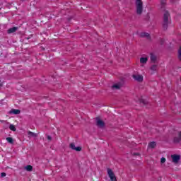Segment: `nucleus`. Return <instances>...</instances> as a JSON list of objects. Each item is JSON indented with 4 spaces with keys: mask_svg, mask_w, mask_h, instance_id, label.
Wrapping results in <instances>:
<instances>
[{
    "mask_svg": "<svg viewBox=\"0 0 181 181\" xmlns=\"http://www.w3.org/2000/svg\"><path fill=\"white\" fill-rule=\"evenodd\" d=\"M169 18H170V14L168 11H165L163 15V30H168V27L169 26V23H170V21H169Z\"/></svg>",
    "mask_w": 181,
    "mask_h": 181,
    "instance_id": "1",
    "label": "nucleus"
},
{
    "mask_svg": "<svg viewBox=\"0 0 181 181\" xmlns=\"http://www.w3.org/2000/svg\"><path fill=\"white\" fill-rule=\"evenodd\" d=\"M135 5L137 15H142V12H144V3L142 0H136Z\"/></svg>",
    "mask_w": 181,
    "mask_h": 181,
    "instance_id": "2",
    "label": "nucleus"
},
{
    "mask_svg": "<svg viewBox=\"0 0 181 181\" xmlns=\"http://www.w3.org/2000/svg\"><path fill=\"white\" fill-rule=\"evenodd\" d=\"M96 125L98 128L104 129L105 128V122L103 121L100 117H95Z\"/></svg>",
    "mask_w": 181,
    "mask_h": 181,
    "instance_id": "3",
    "label": "nucleus"
},
{
    "mask_svg": "<svg viewBox=\"0 0 181 181\" xmlns=\"http://www.w3.org/2000/svg\"><path fill=\"white\" fill-rule=\"evenodd\" d=\"M107 175L111 181H117V177H115V174H114V172L111 168H107Z\"/></svg>",
    "mask_w": 181,
    "mask_h": 181,
    "instance_id": "4",
    "label": "nucleus"
},
{
    "mask_svg": "<svg viewBox=\"0 0 181 181\" xmlns=\"http://www.w3.org/2000/svg\"><path fill=\"white\" fill-rule=\"evenodd\" d=\"M132 77L134 79L136 80V81H138L139 83H142L144 81V76L142 75H132Z\"/></svg>",
    "mask_w": 181,
    "mask_h": 181,
    "instance_id": "5",
    "label": "nucleus"
},
{
    "mask_svg": "<svg viewBox=\"0 0 181 181\" xmlns=\"http://www.w3.org/2000/svg\"><path fill=\"white\" fill-rule=\"evenodd\" d=\"M171 158L173 159V163H179V160H180V156L173 154V155H171Z\"/></svg>",
    "mask_w": 181,
    "mask_h": 181,
    "instance_id": "6",
    "label": "nucleus"
},
{
    "mask_svg": "<svg viewBox=\"0 0 181 181\" xmlns=\"http://www.w3.org/2000/svg\"><path fill=\"white\" fill-rule=\"evenodd\" d=\"M69 148H71V149H73V151H76V152H81V146L76 147V145L74 144V143H71L69 146Z\"/></svg>",
    "mask_w": 181,
    "mask_h": 181,
    "instance_id": "7",
    "label": "nucleus"
},
{
    "mask_svg": "<svg viewBox=\"0 0 181 181\" xmlns=\"http://www.w3.org/2000/svg\"><path fill=\"white\" fill-rule=\"evenodd\" d=\"M150 59H151V63H156V60L158 58L156 57V55L151 53L150 54Z\"/></svg>",
    "mask_w": 181,
    "mask_h": 181,
    "instance_id": "8",
    "label": "nucleus"
},
{
    "mask_svg": "<svg viewBox=\"0 0 181 181\" xmlns=\"http://www.w3.org/2000/svg\"><path fill=\"white\" fill-rule=\"evenodd\" d=\"M16 30H18V27H13L7 30V33H8V35H10V33H15Z\"/></svg>",
    "mask_w": 181,
    "mask_h": 181,
    "instance_id": "9",
    "label": "nucleus"
},
{
    "mask_svg": "<svg viewBox=\"0 0 181 181\" xmlns=\"http://www.w3.org/2000/svg\"><path fill=\"white\" fill-rule=\"evenodd\" d=\"M21 112L20 110L11 109L9 112V114H14L15 115H18Z\"/></svg>",
    "mask_w": 181,
    "mask_h": 181,
    "instance_id": "10",
    "label": "nucleus"
},
{
    "mask_svg": "<svg viewBox=\"0 0 181 181\" xmlns=\"http://www.w3.org/2000/svg\"><path fill=\"white\" fill-rule=\"evenodd\" d=\"M140 36L141 37H147V39H151V35L148 33H141Z\"/></svg>",
    "mask_w": 181,
    "mask_h": 181,
    "instance_id": "11",
    "label": "nucleus"
},
{
    "mask_svg": "<svg viewBox=\"0 0 181 181\" xmlns=\"http://www.w3.org/2000/svg\"><path fill=\"white\" fill-rule=\"evenodd\" d=\"M147 62H148V58L147 57L140 58V63H141V64H146Z\"/></svg>",
    "mask_w": 181,
    "mask_h": 181,
    "instance_id": "12",
    "label": "nucleus"
},
{
    "mask_svg": "<svg viewBox=\"0 0 181 181\" xmlns=\"http://www.w3.org/2000/svg\"><path fill=\"white\" fill-rule=\"evenodd\" d=\"M28 135L29 136V137H32V138H36L37 137V134L32 132H28Z\"/></svg>",
    "mask_w": 181,
    "mask_h": 181,
    "instance_id": "13",
    "label": "nucleus"
},
{
    "mask_svg": "<svg viewBox=\"0 0 181 181\" xmlns=\"http://www.w3.org/2000/svg\"><path fill=\"white\" fill-rule=\"evenodd\" d=\"M25 169L27 170V172H32V170H33V167L30 165H28L25 167Z\"/></svg>",
    "mask_w": 181,
    "mask_h": 181,
    "instance_id": "14",
    "label": "nucleus"
},
{
    "mask_svg": "<svg viewBox=\"0 0 181 181\" xmlns=\"http://www.w3.org/2000/svg\"><path fill=\"white\" fill-rule=\"evenodd\" d=\"M150 70L151 71H156L158 70V65L157 64H153L150 67Z\"/></svg>",
    "mask_w": 181,
    "mask_h": 181,
    "instance_id": "15",
    "label": "nucleus"
},
{
    "mask_svg": "<svg viewBox=\"0 0 181 181\" xmlns=\"http://www.w3.org/2000/svg\"><path fill=\"white\" fill-rule=\"evenodd\" d=\"M148 146H149V148H155L156 146V142H155V141L150 142L148 144Z\"/></svg>",
    "mask_w": 181,
    "mask_h": 181,
    "instance_id": "16",
    "label": "nucleus"
},
{
    "mask_svg": "<svg viewBox=\"0 0 181 181\" xmlns=\"http://www.w3.org/2000/svg\"><path fill=\"white\" fill-rule=\"evenodd\" d=\"M180 141H181L180 136H179L178 137H175L174 138V143L175 144H179V142H180Z\"/></svg>",
    "mask_w": 181,
    "mask_h": 181,
    "instance_id": "17",
    "label": "nucleus"
},
{
    "mask_svg": "<svg viewBox=\"0 0 181 181\" xmlns=\"http://www.w3.org/2000/svg\"><path fill=\"white\" fill-rule=\"evenodd\" d=\"M6 140L8 142V144H13V139L12 137H7Z\"/></svg>",
    "mask_w": 181,
    "mask_h": 181,
    "instance_id": "18",
    "label": "nucleus"
},
{
    "mask_svg": "<svg viewBox=\"0 0 181 181\" xmlns=\"http://www.w3.org/2000/svg\"><path fill=\"white\" fill-rule=\"evenodd\" d=\"M112 88H116V90H119V88H121V85L115 84L112 86Z\"/></svg>",
    "mask_w": 181,
    "mask_h": 181,
    "instance_id": "19",
    "label": "nucleus"
},
{
    "mask_svg": "<svg viewBox=\"0 0 181 181\" xmlns=\"http://www.w3.org/2000/svg\"><path fill=\"white\" fill-rule=\"evenodd\" d=\"M140 104H143L144 105H146L148 104V102L144 99H139Z\"/></svg>",
    "mask_w": 181,
    "mask_h": 181,
    "instance_id": "20",
    "label": "nucleus"
},
{
    "mask_svg": "<svg viewBox=\"0 0 181 181\" xmlns=\"http://www.w3.org/2000/svg\"><path fill=\"white\" fill-rule=\"evenodd\" d=\"M9 129H11V131H13V132L16 131V127H15V125L13 124H10Z\"/></svg>",
    "mask_w": 181,
    "mask_h": 181,
    "instance_id": "21",
    "label": "nucleus"
},
{
    "mask_svg": "<svg viewBox=\"0 0 181 181\" xmlns=\"http://www.w3.org/2000/svg\"><path fill=\"white\" fill-rule=\"evenodd\" d=\"M178 59L181 62V46L180 47V49L178 50Z\"/></svg>",
    "mask_w": 181,
    "mask_h": 181,
    "instance_id": "22",
    "label": "nucleus"
},
{
    "mask_svg": "<svg viewBox=\"0 0 181 181\" xmlns=\"http://www.w3.org/2000/svg\"><path fill=\"white\" fill-rule=\"evenodd\" d=\"M160 162H161V163H165L166 162V158H165L163 157L161 158Z\"/></svg>",
    "mask_w": 181,
    "mask_h": 181,
    "instance_id": "23",
    "label": "nucleus"
},
{
    "mask_svg": "<svg viewBox=\"0 0 181 181\" xmlns=\"http://www.w3.org/2000/svg\"><path fill=\"white\" fill-rule=\"evenodd\" d=\"M164 43H165V40L160 39V45H164Z\"/></svg>",
    "mask_w": 181,
    "mask_h": 181,
    "instance_id": "24",
    "label": "nucleus"
},
{
    "mask_svg": "<svg viewBox=\"0 0 181 181\" xmlns=\"http://www.w3.org/2000/svg\"><path fill=\"white\" fill-rule=\"evenodd\" d=\"M5 176H6V173H1V177H5Z\"/></svg>",
    "mask_w": 181,
    "mask_h": 181,
    "instance_id": "25",
    "label": "nucleus"
},
{
    "mask_svg": "<svg viewBox=\"0 0 181 181\" xmlns=\"http://www.w3.org/2000/svg\"><path fill=\"white\" fill-rule=\"evenodd\" d=\"M47 139H48V141H52V136H47Z\"/></svg>",
    "mask_w": 181,
    "mask_h": 181,
    "instance_id": "26",
    "label": "nucleus"
},
{
    "mask_svg": "<svg viewBox=\"0 0 181 181\" xmlns=\"http://www.w3.org/2000/svg\"><path fill=\"white\" fill-rule=\"evenodd\" d=\"M134 155L139 156V153H135Z\"/></svg>",
    "mask_w": 181,
    "mask_h": 181,
    "instance_id": "27",
    "label": "nucleus"
},
{
    "mask_svg": "<svg viewBox=\"0 0 181 181\" xmlns=\"http://www.w3.org/2000/svg\"><path fill=\"white\" fill-rule=\"evenodd\" d=\"M179 136L181 138V132L179 133Z\"/></svg>",
    "mask_w": 181,
    "mask_h": 181,
    "instance_id": "28",
    "label": "nucleus"
},
{
    "mask_svg": "<svg viewBox=\"0 0 181 181\" xmlns=\"http://www.w3.org/2000/svg\"><path fill=\"white\" fill-rule=\"evenodd\" d=\"M0 87H2V84L0 83Z\"/></svg>",
    "mask_w": 181,
    "mask_h": 181,
    "instance_id": "29",
    "label": "nucleus"
}]
</instances>
